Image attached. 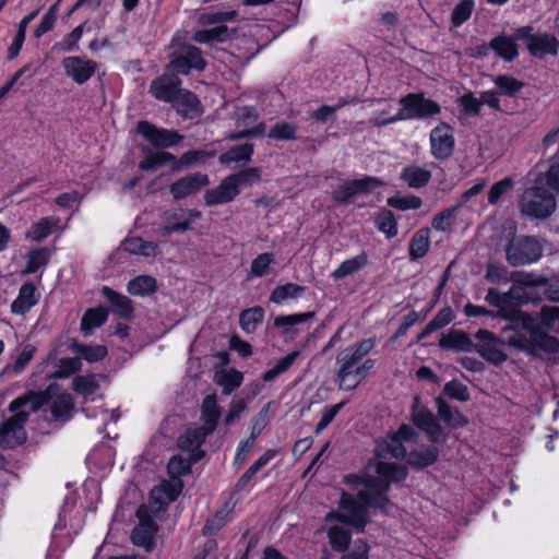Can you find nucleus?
I'll list each match as a JSON object with an SVG mask.
<instances>
[{
    "label": "nucleus",
    "mask_w": 559,
    "mask_h": 559,
    "mask_svg": "<svg viewBox=\"0 0 559 559\" xmlns=\"http://www.w3.org/2000/svg\"><path fill=\"white\" fill-rule=\"evenodd\" d=\"M416 436L412 427L402 425L396 433L379 442L376 448V460L369 464V469L374 468L377 476H362L359 483L364 487L356 497L343 492L340 500L341 511L330 512L326 520H338L362 532L369 520L368 508L384 509L389 504L386 492L391 483L406 478V467L390 460L405 457V443H413Z\"/></svg>",
    "instance_id": "obj_1"
},
{
    "label": "nucleus",
    "mask_w": 559,
    "mask_h": 559,
    "mask_svg": "<svg viewBox=\"0 0 559 559\" xmlns=\"http://www.w3.org/2000/svg\"><path fill=\"white\" fill-rule=\"evenodd\" d=\"M539 167L542 169L534 179V185L523 191L519 201L521 215L531 219H546L557 209L559 160L552 157L547 166Z\"/></svg>",
    "instance_id": "obj_2"
},
{
    "label": "nucleus",
    "mask_w": 559,
    "mask_h": 559,
    "mask_svg": "<svg viewBox=\"0 0 559 559\" xmlns=\"http://www.w3.org/2000/svg\"><path fill=\"white\" fill-rule=\"evenodd\" d=\"M59 385L51 383L45 391H29L14 399L8 406L13 416L5 419L0 425V447L3 449H13L24 443L27 439L25 424L29 414L39 411L48 404L56 395Z\"/></svg>",
    "instance_id": "obj_3"
},
{
    "label": "nucleus",
    "mask_w": 559,
    "mask_h": 559,
    "mask_svg": "<svg viewBox=\"0 0 559 559\" xmlns=\"http://www.w3.org/2000/svg\"><path fill=\"white\" fill-rule=\"evenodd\" d=\"M376 346L373 338H365L355 343L336 355L338 370L336 380L338 389L343 391L355 390L369 374L376 365L374 359H364Z\"/></svg>",
    "instance_id": "obj_4"
},
{
    "label": "nucleus",
    "mask_w": 559,
    "mask_h": 559,
    "mask_svg": "<svg viewBox=\"0 0 559 559\" xmlns=\"http://www.w3.org/2000/svg\"><path fill=\"white\" fill-rule=\"evenodd\" d=\"M521 320V330H511L506 343L519 350L537 355L539 353H555L559 348L556 337L539 331L536 319L527 313H518Z\"/></svg>",
    "instance_id": "obj_5"
},
{
    "label": "nucleus",
    "mask_w": 559,
    "mask_h": 559,
    "mask_svg": "<svg viewBox=\"0 0 559 559\" xmlns=\"http://www.w3.org/2000/svg\"><path fill=\"white\" fill-rule=\"evenodd\" d=\"M401 109L392 117L382 119L380 116L371 118L376 127H384L403 120L426 119L440 114V106L423 94L411 93L400 99Z\"/></svg>",
    "instance_id": "obj_6"
},
{
    "label": "nucleus",
    "mask_w": 559,
    "mask_h": 559,
    "mask_svg": "<svg viewBox=\"0 0 559 559\" xmlns=\"http://www.w3.org/2000/svg\"><path fill=\"white\" fill-rule=\"evenodd\" d=\"M540 239L534 236L512 238L506 248V259L512 266H522L537 262L543 257Z\"/></svg>",
    "instance_id": "obj_7"
},
{
    "label": "nucleus",
    "mask_w": 559,
    "mask_h": 559,
    "mask_svg": "<svg viewBox=\"0 0 559 559\" xmlns=\"http://www.w3.org/2000/svg\"><path fill=\"white\" fill-rule=\"evenodd\" d=\"M205 67L206 61L201 50L195 46L185 45L171 52L167 69L175 74H188L191 70L203 71Z\"/></svg>",
    "instance_id": "obj_8"
},
{
    "label": "nucleus",
    "mask_w": 559,
    "mask_h": 559,
    "mask_svg": "<svg viewBox=\"0 0 559 559\" xmlns=\"http://www.w3.org/2000/svg\"><path fill=\"white\" fill-rule=\"evenodd\" d=\"M474 337L477 340V343L474 344L473 350L477 352L486 361L500 365L507 360L508 356L501 349L504 342L498 338L492 332L478 330Z\"/></svg>",
    "instance_id": "obj_9"
},
{
    "label": "nucleus",
    "mask_w": 559,
    "mask_h": 559,
    "mask_svg": "<svg viewBox=\"0 0 559 559\" xmlns=\"http://www.w3.org/2000/svg\"><path fill=\"white\" fill-rule=\"evenodd\" d=\"M182 490L181 480H164L151 490L147 513L157 516L170 502L175 501Z\"/></svg>",
    "instance_id": "obj_10"
},
{
    "label": "nucleus",
    "mask_w": 559,
    "mask_h": 559,
    "mask_svg": "<svg viewBox=\"0 0 559 559\" xmlns=\"http://www.w3.org/2000/svg\"><path fill=\"white\" fill-rule=\"evenodd\" d=\"M514 39L524 40L530 52L535 57L547 53H556L557 39L548 34H534L531 26H524L515 31Z\"/></svg>",
    "instance_id": "obj_11"
},
{
    "label": "nucleus",
    "mask_w": 559,
    "mask_h": 559,
    "mask_svg": "<svg viewBox=\"0 0 559 559\" xmlns=\"http://www.w3.org/2000/svg\"><path fill=\"white\" fill-rule=\"evenodd\" d=\"M431 155L440 160L452 156L455 146V140L451 127L441 122L430 132L429 136Z\"/></svg>",
    "instance_id": "obj_12"
},
{
    "label": "nucleus",
    "mask_w": 559,
    "mask_h": 559,
    "mask_svg": "<svg viewBox=\"0 0 559 559\" xmlns=\"http://www.w3.org/2000/svg\"><path fill=\"white\" fill-rule=\"evenodd\" d=\"M138 132L156 148H168L183 139L177 131L157 128L147 121H140Z\"/></svg>",
    "instance_id": "obj_13"
},
{
    "label": "nucleus",
    "mask_w": 559,
    "mask_h": 559,
    "mask_svg": "<svg viewBox=\"0 0 559 559\" xmlns=\"http://www.w3.org/2000/svg\"><path fill=\"white\" fill-rule=\"evenodd\" d=\"M413 423L423 429L432 442H439L443 439V431L435 415L420 404L418 396L414 397L412 407Z\"/></svg>",
    "instance_id": "obj_14"
},
{
    "label": "nucleus",
    "mask_w": 559,
    "mask_h": 559,
    "mask_svg": "<svg viewBox=\"0 0 559 559\" xmlns=\"http://www.w3.org/2000/svg\"><path fill=\"white\" fill-rule=\"evenodd\" d=\"M136 515L140 523L132 531V542L134 545L144 548L146 551H151L154 546L156 526L151 514L147 513L146 507H140L136 511Z\"/></svg>",
    "instance_id": "obj_15"
},
{
    "label": "nucleus",
    "mask_w": 559,
    "mask_h": 559,
    "mask_svg": "<svg viewBox=\"0 0 559 559\" xmlns=\"http://www.w3.org/2000/svg\"><path fill=\"white\" fill-rule=\"evenodd\" d=\"M61 66L67 76L78 84L86 83L96 71V62L81 57H66Z\"/></svg>",
    "instance_id": "obj_16"
},
{
    "label": "nucleus",
    "mask_w": 559,
    "mask_h": 559,
    "mask_svg": "<svg viewBox=\"0 0 559 559\" xmlns=\"http://www.w3.org/2000/svg\"><path fill=\"white\" fill-rule=\"evenodd\" d=\"M210 180L207 175L194 173L173 182L169 190L175 200H182L197 194L203 187L207 186Z\"/></svg>",
    "instance_id": "obj_17"
},
{
    "label": "nucleus",
    "mask_w": 559,
    "mask_h": 559,
    "mask_svg": "<svg viewBox=\"0 0 559 559\" xmlns=\"http://www.w3.org/2000/svg\"><path fill=\"white\" fill-rule=\"evenodd\" d=\"M180 84L181 81L177 74L164 73L152 81L150 93L158 100L173 103L180 92Z\"/></svg>",
    "instance_id": "obj_18"
},
{
    "label": "nucleus",
    "mask_w": 559,
    "mask_h": 559,
    "mask_svg": "<svg viewBox=\"0 0 559 559\" xmlns=\"http://www.w3.org/2000/svg\"><path fill=\"white\" fill-rule=\"evenodd\" d=\"M239 193L240 189L234 182V178L227 176L217 187L204 193V201L206 205L215 206L231 202Z\"/></svg>",
    "instance_id": "obj_19"
},
{
    "label": "nucleus",
    "mask_w": 559,
    "mask_h": 559,
    "mask_svg": "<svg viewBox=\"0 0 559 559\" xmlns=\"http://www.w3.org/2000/svg\"><path fill=\"white\" fill-rule=\"evenodd\" d=\"M178 114L186 118L193 119L202 114V108L197 96L189 92L180 90L175 102H173Z\"/></svg>",
    "instance_id": "obj_20"
},
{
    "label": "nucleus",
    "mask_w": 559,
    "mask_h": 559,
    "mask_svg": "<svg viewBox=\"0 0 559 559\" xmlns=\"http://www.w3.org/2000/svg\"><path fill=\"white\" fill-rule=\"evenodd\" d=\"M221 415L222 413L217 405L216 394L213 393L205 396L201 405V418L204 423L202 427L213 433L216 429Z\"/></svg>",
    "instance_id": "obj_21"
},
{
    "label": "nucleus",
    "mask_w": 559,
    "mask_h": 559,
    "mask_svg": "<svg viewBox=\"0 0 559 559\" xmlns=\"http://www.w3.org/2000/svg\"><path fill=\"white\" fill-rule=\"evenodd\" d=\"M209 435H211V432L202 426L190 428L179 438V447L185 451L191 452V455L199 454L201 457L203 452L197 451L200 449Z\"/></svg>",
    "instance_id": "obj_22"
},
{
    "label": "nucleus",
    "mask_w": 559,
    "mask_h": 559,
    "mask_svg": "<svg viewBox=\"0 0 559 559\" xmlns=\"http://www.w3.org/2000/svg\"><path fill=\"white\" fill-rule=\"evenodd\" d=\"M431 171L418 165H408L401 171L400 178L412 189H421L431 179Z\"/></svg>",
    "instance_id": "obj_23"
},
{
    "label": "nucleus",
    "mask_w": 559,
    "mask_h": 559,
    "mask_svg": "<svg viewBox=\"0 0 559 559\" xmlns=\"http://www.w3.org/2000/svg\"><path fill=\"white\" fill-rule=\"evenodd\" d=\"M440 347L445 349H454L456 352L469 353L474 349V343L471 337L463 331L452 330L443 335L439 342Z\"/></svg>",
    "instance_id": "obj_24"
},
{
    "label": "nucleus",
    "mask_w": 559,
    "mask_h": 559,
    "mask_svg": "<svg viewBox=\"0 0 559 559\" xmlns=\"http://www.w3.org/2000/svg\"><path fill=\"white\" fill-rule=\"evenodd\" d=\"M242 380V373L234 368L219 369L214 373V382L223 389L225 395H229L238 389Z\"/></svg>",
    "instance_id": "obj_25"
},
{
    "label": "nucleus",
    "mask_w": 559,
    "mask_h": 559,
    "mask_svg": "<svg viewBox=\"0 0 559 559\" xmlns=\"http://www.w3.org/2000/svg\"><path fill=\"white\" fill-rule=\"evenodd\" d=\"M121 249L131 254L143 255L146 258L156 257L159 253L157 243L143 240L140 237L127 238L122 242Z\"/></svg>",
    "instance_id": "obj_26"
},
{
    "label": "nucleus",
    "mask_w": 559,
    "mask_h": 559,
    "mask_svg": "<svg viewBox=\"0 0 559 559\" xmlns=\"http://www.w3.org/2000/svg\"><path fill=\"white\" fill-rule=\"evenodd\" d=\"M36 288L33 284H24L19 292V296L11 305V310L16 314H24L37 302L35 296Z\"/></svg>",
    "instance_id": "obj_27"
},
{
    "label": "nucleus",
    "mask_w": 559,
    "mask_h": 559,
    "mask_svg": "<svg viewBox=\"0 0 559 559\" xmlns=\"http://www.w3.org/2000/svg\"><path fill=\"white\" fill-rule=\"evenodd\" d=\"M103 295L110 301L112 311L122 318H130L133 313L132 301L110 287L104 286Z\"/></svg>",
    "instance_id": "obj_28"
},
{
    "label": "nucleus",
    "mask_w": 559,
    "mask_h": 559,
    "mask_svg": "<svg viewBox=\"0 0 559 559\" xmlns=\"http://www.w3.org/2000/svg\"><path fill=\"white\" fill-rule=\"evenodd\" d=\"M439 417L451 428H460L467 424V419L456 408L450 406L441 397L436 399Z\"/></svg>",
    "instance_id": "obj_29"
},
{
    "label": "nucleus",
    "mask_w": 559,
    "mask_h": 559,
    "mask_svg": "<svg viewBox=\"0 0 559 559\" xmlns=\"http://www.w3.org/2000/svg\"><path fill=\"white\" fill-rule=\"evenodd\" d=\"M428 228H420L417 230L409 241V259L416 261L426 255L429 250L430 236Z\"/></svg>",
    "instance_id": "obj_30"
},
{
    "label": "nucleus",
    "mask_w": 559,
    "mask_h": 559,
    "mask_svg": "<svg viewBox=\"0 0 559 559\" xmlns=\"http://www.w3.org/2000/svg\"><path fill=\"white\" fill-rule=\"evenodd\" d=\"M253 154V144L236 145L219 156V162L223 165H230L231 163L247 164L251 160Z\"/></svg>",
    "instance_id": "obj_31"
},
{
    "label": "nucleus",
    "mask_w": 559,
    "mask_h": 559,
    "mask_svg": "<svg viewBox=\"0 0 559 559\" xmlns=\"http://www.w3.org/2000/svg\"><path fill=\"white\" fill-rule=\"evenodd\" d=\"M367 263L368 257L365 252H361L360 254L342 262L341 265L332 272L331 276L334 280H343L360 271L367 265Z\"/></svg>",
    "instance_id": "obj_32"
},
{
    "label": "nucleus",
    "mask_w": 559,
    "mask_h": 559,
    "mask_svg": "<svg viewBox=\"0 0 559 559\" xmlns=\"http://www.w3.org/2000/svg\"><path fill=\"white\" fill-rule=\"evenodd\" d=\"M59 222L57 217H44L33 224L31 229L26 233V238L32 241H41L58 228Z\"/></svg>",
    "instance_id": "obj_33"
},
{
    "label": "nucleus",
    "mask_w": 559,
    "mask_h": 559,
    "mask_svg": "<svg viewBox=\"0 0 559 559\" xmlns=\"http://www.w3.org/2000/svg\"><path fill=\"white\" fill-rule=\"evenodd\" d=\"M156 289V280L148 275H139L128 283V292L133 296L146 297Z\"/></svg>",
    "instance_id": "obj_34"
},
{
    "label": "nucleus",
    "mask_w": 559,
    "mask_h": 559,
    "mask_svg": "<svg viewBox=\"0 0 559 559\" xmlns=\"http://www.w3.org/2000/svg\"><path fill=\"white\" fill-rule=\"evenodd\" d=\"M74 409L73 401L70 394L63 393L53 399L51 404V414L56 420L66 421L71 418Z\"/></svg>",
    "instance_id": "obj_35"
},
{
    "label": "nucleus",
    "mask_w": 559,
    "mask_h": 559,
    "mask_svg": "<svg viewBox=\"0 0 559 559\" xmlns=\"http://www.w3.org/2000/svg\"><path fill=\"white\" fill-rule=\"evenodd\" d=\"M200 460L199 454H193L186 459L181 455H175L170 459L167 468L170 480H181L180 476L190 472L191 464Z\"/></svg>",
    "instance_id": "obj_36"
},
{
    "label": "nucleus",
    "mask_w": 559,
    "mask_h": 559,
    "mask_svg": "<svg viewBox=\"0 0 559 559\" xmlns=\"http://www.w3.org/2000/svg\"><path fill=\"white\" fill-rule=\"evenodd\" d=\"M168 163H171L175 169L176 156L167 152H151L140 162L139 167L142 170H155Z\"/></svg>",
    "instance_id": "obj_37"
},
{
    "label": "nucleus",
    "mask_w": 559,
    "mask_h": 559,
    "mask_svg": "<svg viewBox=\"0 0 559 559\" xmlns=\"http://www.w3.org/2000/svg\"><path fill=\"white\" fill-rule=\"evenodd\" d=\"M264 319V310L255 306L243 310L239 316V323L246 333H253Z\"/></svg>",
    "instance_id": "obj_38"
},
{
    "label": "nucleus",
    "mask_w": 559,
    "mask_h": 559,
    "mask_svg": "<svg viewBox=\"0 0 559 559\" xmlns=\"http://www.w3.org/2000/svg\"><path fill=\"white\" fill-rule=\"evenodd\" d=\"M185 219L178 224H165L159 229L162 237H168L174 233H185L191 228L192 222L201 217V212L198 210H183Z\"/></svg>",
    "instance_id": "obj_39"
},
{
    "label": "nucleus",
    "mask_w": 559,
    "mask_h": 559,
    "mask_svg": "<svg viewBox=\"0 0 559 559\" xmlns=\"http://www.w3.org/2000/svg\"><path fill=\"white\" fill-rule=\"evenodd\" d=\"M438 451L432 447H423L408 453L407 462L416 467H425L436 462Z\"/></svg>",
    "instance_id": "obj_40"
},
{
    "label": "nucleus",
    "mask_w": 559,
    "mask_h": 559,
    "mask_svg": "<svg viewBox=\"0 0 559 559\" xmlns=\"http://www.w3.org/2000/svg\"><path fill=\"white\" fill-rule=\"evenodd\" d=\"M328 537L332 548L337 552H344L352 540V533L349 530L332 526L328 530Z\"/></svg>",
    "instance_id": "obj_41"
},
{
    "label": "nucleus",
    "mask_w": 559,
    "mask_h": 559,
    "mask_svg": "<svg viewBox=\"0 0 559 559\" xmlns=\"http://www.w3.org/2000/svg\"><path fill=\"white\" fill-rule=\"evenodd\" d=\"M490 47L507 61L518 57V47L512 38L499 36L490 41Z\"/></svg>",
    "instance_id": "obj_42"
},
{
    "label": "nucleus",
    "mask_w": 559,
    "mask_h": 559,
    "mask_svg": "<svg viewBox=\"0 0 559 559\" xmlns=\"http://www.w3.org/2000/svg\"><path fill=\"white\" fill-rule=\"evenodd\" d=\"M108 317L104 309H90L85 312L81 321V329L85 335H90L96 328L103 325Z\"/></svg>",
    "instance_id": "obj_43"
},
{
    "label": "nucleus",
    "mask_w": 559,
    "mask_h": 559,
    "mask_svg": "<svg viewBox=\"0 0 559 559\" xmlns=\"http://www.w3.org/2000/svg\"><path fill=\"white\" fill-rule=\"evenodd\" d=\"M304 286L294 283H287L275 287L270 296V300L274 304H282L287 299L299 297L301 294H304Z\"/></svg>",
    "instance_id": "obj_44"
},
{
    "label": "nucleus",
    "mask_w": 559,
    "mask_h": 559,
    "mask_svg": "<svg viewBox=\"0 0 559 559\" xmlns=\"http://www.w3.org/2000/svg\"><path fill=\"white\" fill-rule=\"evenodd\" d=\"M500 95L516 96L524 87V83L509 75H498L495 79Z\"/></svg>",
    "instance_id": "obj_45"
},
{
    "label": "nucleus",
    "mask_w": 559,
    "mask_h": 559,
    "mask_svg": "<svg viewBox=\"0 0 559 559\" xmlns=\"http://www.w3.org/2000/svg\"><path fill=\"white\" fill-rule=\"evenodd\" d=\"M559 320V307L558 306H543L539 312L536 324L539 331H551L554 330L557 321Z\"/></svg>",
    "instance_id": "obj_46"
},
{
    "label": "nucleus",
    "mask_w": 559,
    "mask_h": 559,
    "mask_svg": "<svg viewBox=\"0 0 559 559\" xmlns=\"http://www.w3.org/2000/svg\"><path fill=\"white\" fill-rule=\"evenodd\" d=\"M461 205L462 203H459L454 206L444 209L443 211L435 215L431 222L432 228L438 231L449 230L454 222L455 213Z\"/></svg>",
    "instance_id": "obj_47"
},
{
    "label": "nucleus",
    "mask_w": 559,
    "mask_h": 559,
    "mask_svg": "<svg viewBox=\"0 0 559 559\" xmlns=\"http://www.w3.org/2000/svg\"><path fill=\"white\" fill-rule=\"evenodd\" d=\"M228 36L227 26H216L210 29L198 31L193 35V40L201 44H206L211 41H224Z\"/></svg>",
    "instance_id": "obj_48"
},
{
    "label": "nucleus",
    "mask_w": 559,
    "mask_h": 559,
    "mask_svg": "<svg viewBox=\"0 0 559 559\" xmlns=\"http://www.w3.org/2000/svg\"><path fill=\"white\" fill-rule=\"evenodd\" d=\"M299 354L300 353L298 350H295L289 355L281 358L272 369L265 371L262 374V379L266 382L273 381L276 377L287 371L292 367Z\"/></svg>",
    "instance_id": "obj_49"
},
{
    "label": "nucleus",
    "mask_w": 559,
    "mask_h": 559,
    "mask_svg": "<svg viewBox=\"0 0 559 559\" xmlns=\"http://www.w3.org/2000/svg\"><path fill=\"white\" fill-rule=\"evenodd\" d=\"M378 229L385 234L388 238H394L397 235V224L391 211H382L376 218Z\"/></svg>",
    "instance_id": "obj_50"
},
{
    "label": "nucleus",
    "mask_w": 559,
    "mask_h": 559,
    "mask_svg": "<svg viewBox=\"0 0 559 559\" xmlns=\"http://www.w3.org/2000/svg\"><path fill=\"white\" fill-rule=\"evenodd\" d=\"M314 317L313 312L295 313L288 316H278L274 320V325L277 328H284L283 333H288L293 325L304 323Z\"/></svg>",
    "instance_id": "obj_51"
},
{
    "label": "nucleus",
    "mask_w": 559,
    "mask_h": 559,
    "mask_svg": "<svg viewBox=\"0 0 559 559\" xmlns=\"http://www.w3.org/2000/svg\"><path fill=\"white\" fill-rule=\"evenodd\" d=\"M297 127L290 122H277L267 133L270 139L276 141H288L296 138Z\"/></svg>",
    "instance_id": "obj_52"
},
{
    "label": "nucleus",
    "mask_w": 559,
    "mask_h": 559,
    "mask_svg": "<svg viewBox=\"0 0 559 559\" xmlns=\"http://www.w3.org/2000/svg\"><path fill=\"white\" fill-rule=\"evenodd\" d=\"M514 186V181L510 177H506L495 182L488 191V202L496 205L500 199L510 192Z\"/></svg>",
    "instance_id": "obj_53"
},
{
    "label": "nucleus",
    "mask_w": 559,
    "mask_h": 559,
    "mask_svg": "<svg viewBox=\"0 0 559 559\" xmlns=\"http://www.w3.org/2000/svg\"><path fill=\"white\" fill-rule=\"evenodd\" d=\"M49 260V252L45 248L35 249L28 252L27 254V265L24 270V273L32 274L35 273L39 267L47 264Z\"/></svg>",
    "instance_id": "obj_54"
},
{
    "label": "nucleus",
    "mask_w": 559,
    "mask_h": 559,
    "mask_svg": "<svg viewBox=\"0 0 559 559\" xmlns=\"http://www.w3.org/2000/svg\"><path fill=\"white\" fill-rule=\"evenodd\" d=\"M388 205L400 211L417 210L423 205V201L416 195H395L388 199Z\"/></svg>",
    "instance_id": "obj_55"
},
{
    "label": "nucleus",
    "mask_w": 559,
    "mask_h": 559,
    "mask_svg": "<svg viewBox=\"0 0 559 559\" xmlns=\"http://www.w3.org/2000/svg\"><path fill=\"white\" fill-rule=\"evenodd\" d=\"M81 367L82 362L78 357L62 358L59 361L58 369L50 377L56 379L67 378L79 371Z\"/></svg>",
    "instance_id": "obj_56"
},
{
    "label": "nucleus",
    "mask_w": 559,
    "mask_h": 559,
    "mask_svg": "<svg viewBox=\"0 0 559 559\" xmlns=\"http://www.w3.org/2000/svg\"><path fill=\"white\" fill-rule=\"evenodd\" d=\"M274 456L273 451L265 452L262 456H260L247 471L246 473L240 477L238 480L237 486L242 487L245 486L250 479L255 475L262 467H264L270 460Z\"/></svg>",
    "instance_id": "obj_57"
},
{
    "label": "nucleus",
    "mask_w": 559,
    "mask_h": 559,
    "mask_svg": "<svg viewBox=\"0 0 559 559\" xmlns=\"http://www.w3.org/2000/svg\"><path fill=\"white\" fill-rule=\"evenodd\" d=\"M346 104L347 103L345 100H341L335 106L323 105L320 108L310 111L309 116L311 119H313L320 123H325L329 120H331L334 117V114L338 109H341L343 106H345Z\"/></svg>",
    "instance_id": "obj_58"
},
{
    "label": "nucleus",
    "mask_w": 559,
    "mask_h": 559,
    "mask_svg": "<svg viewBox=\"0 0 559 559\" xmlns=\"http://www.w3.org/2000/svg\"><path fill=\"white\" fill-rule=\"evenodd\" d=\"M84 25L76 26L70 34L56 45V47L64 52L74 51L78 49V43L83 35Z\"/></svg>",
    "instance_id": "obj_59"
},
{
    "label": "nucleus",
    "mask_w": 559,
    "mask_h": 559,
    "mask_svg": "<svg viewBox=\"0 0 559 559\" xmlns=\"http://www.w3.org/2000/svg\"><path fill=\"white\" fill-rule=\"evenodd\" d=\"M98 389V383L93 376H79L73 380V390L83 395L93 394Z\"/></svg>",
    "instance_id": "obj_60"
},
{
    "label": "nucleus",
    "mask_w": 559,
    "mask_h": 559,
    "mask_svg": "<svg viewBox=\"0 0 559 559\" xmlns=\"http://www.w3.org/2000/svg\"><path fill=\"white\" fill-rule=\"evenodd\" d=\"M443 392L450 399L457 400L460 402H466L469 400L467 386L459 381H450L445 383Z\"/></svg>",
    "instance_id": "obj_61"
},
{
    "label": "nucleus",
    "mask_w": 559,
    "mask_h": 559,
    "mask_svg": "<svg viewBox=\"0 0 559 559\" xmlns=\"http://www.w3.org/2000/svg\"><path fill=\"white\" fill-rule=\"evenodd\" d=\"M75 349L78 353L82 355L84 359H86L90 362L102 360L107 355V348L103 345H78L75 346Z\"/></svg>",
    "instance_id": "obj_62"
},
{
    "label": "nucleus",
    "mask_w": 559,
    "mask_h": 559,
    "mask_svg": "<svg viewBox=\"0 0 559 559\" xmlns=\"http://www.w3.org/2000/svg\"><path fill=\"white\" fill-rule=\"evenodd\" d=\"M35 354V347L33 345H26L21 354L17 356L16 360L12 366H8L5 368V371H12L13 373L17 374L22 372L27 364L32 360Z\"/></svg>",
    "instance_id": "obj_63"
},
{
    "label": "nucleus",
    "mask_w": 559,
    "mask_h": 559,
    "mask_svg": "<svg viewBox=\"0 0 559 559\" xmlns=\"http://www.w3.org/2000/svg\"><path fill=\"white\" fill-rule=\"evenodd\" d=\"M341 559H369V545L364 539H357L350 548L342 552Z\"/></svg>",
    "instance_id": "obj_64"
}]
</instances>
